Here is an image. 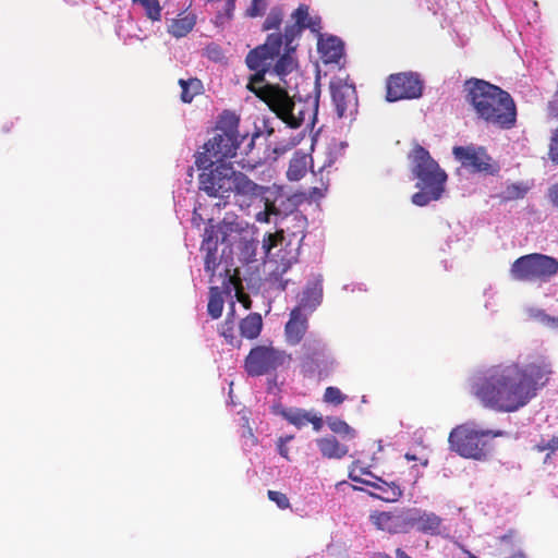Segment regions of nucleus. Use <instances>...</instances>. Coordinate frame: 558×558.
Returning a JSON list of instances; mask_svg holds the SVG:
<instances>
[{"mask_svg":"<svg viewBox=\"0 0 558 558\" xmlns=\"http://www.w3.org/2000/svg\"><path fill=\"white\" fill-rule=\"evenodd\" d=\"M234 298L242 304L244 310L250 308V301L239 293L234 288L231 277L228 280H223V289L219 287H211L209 290V300L207 305V314H221L225 302L229 303L228 314H235V301Z\"/></svg>","mask_w":558,"mask_h":558,"instance_id":"nucleus-15","label":"nucleus"},{"mask_svg":"<svg viewBox=\"0 0 558 558\" xmlns=\"http://www.w3.org/2000/svg\"><path fill=\"white\" fill-rule=\"evenodd\" d=\"M414 508L393 511V534L407 533L414 529Z\"/></svg>","mask_w":558,"mask_h":558,"instance_id":"nucleus-27","label":"nucleus"},{"mask_svg":"<svg viewBox=\"0 0 558 558\" xmlns=\"http://www.w3.org/2000/svg\"><path fill=\"white\" fill-rule=\"evenodd\" d=\"M299 136L290 137L288 141L277 142L274 146V154L281 156L300 143Z\"/></svg>","mask_w":558,"mask_h":558,"instance_id":"nucleus-43","label":"nucleus"},{"mask_svg":"<svg viewBox=\"0 0 558 558\" xmlns=\"http://www.w3.org/2000/svg\"><path fill=\"white\" fill-rule=\"evenodd\" d=\"M196 17L187 14L180 19H172L168 25V33L175 38L185 37L195 26Z\"/></svg>","mask_w":558,"mask_h":558,"instance_id":"nucleus-28","label":"nucleus"},{"mask_svg":"<svg viewBox=\"0 0 558 558\" xmlns=\"http://www.w3.org/2000/svg\"><path fill=\"white\" fill-rule=\"evenodd\" d=\"M195 163L202 172L198 177L199 190L210 197L229 199L238 170L231 162H217L206 158V154H197Z\"/></svg>","mask_w":558,"mask_h":558,"instance_id":"nucleus-5","label":"nucleus"},{"mask_svg":"<svg viewBox=\"0 0 558 558\" xmlns=\"http://www.w3.org/2000/svg\"><path fill=\"white\" fill-rule=\"evenodd\" d=\"M547 110H548L549 117H553V118L558 117V84H557V89H556L555 94L553 95V98L548 102Z\"/></svg>","mask_w":558,"mask_h":558,"instance_id":"nucleus-51","label":"nucleus"},{"mask_svg":"<svg viewBox=\"0 0 558 558\" xmlns=\"http://www.w3.org/2000/svg\"><path fill=\"white\" fill-rule=\"evenodd\" d=\"M396 558H411L402 548L396 549Z\"/></svg>","mask_w":558,"mask_h":558,"instance_id":"nucleus-63","label":"nucleus"},{"mask_svg":"<svg viewBox=\"0 0 558 558\" xmlns=\"http://www.w3.org/2000/svg\"><path fill=\"white\" fill-rule=\"evenodd\" d=\"M294 438L293 435H287V436H282L278 439V442H277V450H278V453L282 457V458H286V459H289V448H288V444Z\"/></svg>","mask_w":558,"mask_h":558,"instance_id":"nucleus-47","label":"nucleus"},{"mask_svg":"<svg viewBox=\"0 0 558 558\" xmlns=\"http://www.w3.org/2000/svg\"><path fill=\"white\" fill-rule=\"evenodd\" d=\"M551 374L553 364L546 356L522 364H498L474 373L469 380L470 391L485 407L511 413L529 404Z\"/></svg>","mask_w":558,"mask_h":558,"instance_id":"nucleus-1","label":"nucleus"},{"mask_svg":"<svg viewBox=\"0 0 558 558\" xmlns=\"http://www.w3.org/2000/svg\"><path fill=\"white\" fill-rule=\"evenodd\" d=\"M323 301V279L322 276H315L310 279L298 296L296 306L290 314H306L317 310Z\"/></svg>","mask_w":558,"mask_h":558,"instance_id":"nucleus-17","label":"nucleus"},{"mask_svg":"<svg viewBox=\"0 0 558 558\" xmlns=\"http://www.w3.org/2000/svg\"><path fill=\"white\" fill-rule=\"evenodd\" d=\"M308 423L313 424V429L315 432H319L323 427V418L322 416L316 415L314 412H310Z\"/></svg>","mask_w":558,"mask_h":558,"instance_id":"nucleus-55","label":"nucleus"},{"mask_svg":"<svg viewBox=\"0 0 558 558\" xmlns=\"http://www.w3.org/2000/svg\"><path fill=\"white\" fill-rule=\"evenodd\" d=\"M465 100L480 120L500 130L517 122V106L511 95L497 85L472 77L464 82Z\"/></svg>","mask_w":558,"mask_h":558,"instance_id":"nucleus-3","label":"nucleus"},{"mask_svg":"<svg viewBox=\"0 0 558 558\" xmlns=\"http://www.w3.org/2000/svg\"><path fill=\"white\" fill-rule=\"evenodd\" d=\"M452 155L464 169L472 173L496 175L500 170L484 146L475 144L453 146Z\"/></svg>","mask_w":558,"mask_h":558,"instance_id":"nucleus-11","label":"nucleus"},{"mask_svg":"<svg viewBox=\"0 0 558 558\" xmlns=\"http://www.w3.org/2000/svg\"><path fill=\"white\" fill-rule=\"evenodd\" d=\"M235 126L236 123L221 133H216L204 144V151L201 154H206V158L217 162H226L225 159L235 156L241 144Z\"/></svg>","mask_w":558,"mask_h":558,"instance_id":"nucleus-14","label":"nucleus"},{"mask_svg":"<svg viewBox=\"0 0 558 558\" xmlns=\"http://www.w3.org/2000/svg\"><path fill=\"white\" fill-rule=\"evenodd\" d=\"M322 20L319 16H308V20L304 26V31L305 29H310L311 32L315 33V32H319L320 27H322Z\"/></svg>","mask_w":558,"mask_h":558,"instance_id":"nucleus-53","label":"nucleus"},{"mask_svg":"<svg viewBox=\"0 0 558 558\" xmlns=\"http://www.w3.org/2000/svg\"><path fill=\"white\" fill-rule=\"evenodd\" d=\"M284 40L281 33H271L267 35V38L262 47H266V51H268L274 58H277L280 54L282 45Z\"/></svg>","mask_w":558,"mask_h":558,"instance_id":"nucleus-38","label":"nucleus"},{"mask_svg":"<svg viewBox=\"0 0 558 558\" xmlns=\"http://www.w3.org/2000/svg\"><path fill=\"white\" fill-rule=\"evenodd\" d=\"M372 522L383 531L393 534V511H383L371 515Z\"/></svg>","mask_w":558,"mask_h":558,"instance_id":"nucleus-39","label":"nucleus"},{"mask_svg":"<svg viewBox=\"0 0 558 558\" xmlns=\"http://www.w3.org/2000/svg\"><path fill=\"white\" fill-rule=\"evenodd\" d=\"M314 92L315 97L311 110L308 109L310 104L302 101L296 104L286 92H280L272 98L270 109L286 124V128L299 129L306 120H308L307 125L314 126L319 109V76L316 77Z\"/></svg>","mask_w":558,"mask_h":558,"instance_id":"nucleus-7","label":"nucleus"},{"mask_svg":"<svg viewBox=\"0 0 558 558\" xmlns=\"http://www.w3.org/2000/svg\"><path fill=\"white\" fill-rule=\"evenodd\" d=\"M267 495L268 498L278 506V508L284 510L290 507V501L286 494L276 490H268Z\"/></svg>","mask_w":558,"mask_h":558,"instance_id":"nucleus-46","label":"nucleus"},{"mask_svg":"<svg viewBox=\"0 0 558 558\" xmlns=\"http://www.w3.org/2000/svg\"><path fill=\"white\" fill-rule=\"evenodd\" d=\"M308 329L307 316H290L284 326V338L289 345H298Z\"/></svg>","mask_w":558,"mask_h":558,"instance_id":"nucleus-23","label":"nucleus"},{"mask_svg":"<svg viewBox=\"0 0 558 558\" xmlns=\"http://www.w3.org/2000/svg\"><path fill=\"white\" fill-rule=\"evenodd\" d=\"M502 432L480 428L474 423L454 427L448 437L450 450L462 458L484 461L487 459L488 439L501 436Z\"/></svg>","mask_w":558,"mask_h":558,"instance_id":"nucleus-6","label":"nucleus"},{"mask_svg":"<svg viewBox=\"0 0 558 558\" xmlns=\"http://www.w3.org/2000/svg\"><path fill=\"white\" fill-rule=\"evenodd\" d=\"M312 162L313 159L310 155L301 151H296L290 160L289 168L287 171V178L289 181L301 180L307 171V163Z\"/></svg>","mask_w":558,"mask_h":558,"instance_id":"nucleus-25","label":"nucleus"},{"mask_svg":"<svg viewBox=\"0 0 558 558\" xmlns=\"http://www.w3.org/2000/svg\"><path fill=\"white\" fill-rule=\"evenodd\" d=\"M414 529L420 533L441 537L449 535L448 529L444 525V520L435 512L414 508Z\"/></svg>","mask_w":558,"mask_h":558,"instance_id":"nucleus-18","label":"nucleus"},{"mask_svg":"<svg viewBox=\"0 0 558 558\" xmlns=\"http://www.w3.org/2000/svg\"><path fill=\"white\" fill-rule=\"evenodd\" d=\"M292 219L298 221L300 228H303L306 222V218L299 214H294Z\"/></svg>","mask_w":558,"mask_h":558,"instance_id":"nucleus-60","label":"nucleus"},{"mask_svg":"<svg viewBox=\"0 0 558 558\" xmlns=\"http://www.w3.org/2000/svg\"><path fill=\"white\" fill-rule=\"evenodd\" d=\"M266 47L258 45L254 49L250 50L245 58L246 66L254 72V78L259 82H265V76L270 73L271 62L275 60Z\"/></svg>","mask_w":558,"mask_h":558,"instance_id":"nucleus-19","label":"nucleus"},{"mask_svg":"<svg viewBox=\"0 0 558 558\" xmlns=\"http://www.w3.org/2000/svg\"><path fill=\"white\" fill-rule=\"evenodd\" d=\"M305 352L301 357L300 369L305 378L325 379L338 368V361L323 340H313L304 344Z\"/></svg>","mask_w":558,"mask_h":558,"instance_id":"nucleus-8","label":"nucleus"},{"mask_svg":"<svg viewBox=\"0 0 558 558\" xmlns=\"http://www.w3.org/2000/svg\"><path fill=\"white\" fill-rule=\"evenodd\" d=\"M362 472L363 474L371 475L375 480L373 483H367V486L378 490V493H368L371 497L386 502H395L402 497L403 489L397 482H387L384 478L374 475L371 471L363 470Z\"/></svg>","mask_w":558,"mask_h":558,"instance_id":"nucleus-20","label":"nucleus"},{"mask_svg":"<svg viewBox=\"0 0 558 558\" xmlns=\"http://www.w3.org/2000/svg\"><path fill=\"white\" fill-rule=\"evenodd\" d=\"M549 158L551 161L558 163V125L550 137Z\"/></svg>","mask_w":558,"mask_h":558,"instance_id":"nucleus-48","label":"nucleus"},{"mask_svg":"<svg viewBox=\"0 0 558 558\" xmlns=\"http://www.w3.org/2000/svg\"><path fill=\"white\" fill-rule=\"evenodd\" d=\"M181 86V100L185 104L192 102L194 97L199 94L202 89V82L198 78H189L179 81Z\"/></svg>","mask_w":558,"mask_h":558,"instance_id":"nucleus-33","label":"nucleus"},{"mask_svg":"<svg viewBox=\"0 0 558 558\" xmlns=\"http://www.w3.org/2000/svg\"><path fill=\"white\" fill-rule=\"evenodd\" d=\"M310 412L301 408H282L277 413L298 429H301L308 424Z\"/></svg>","mask_w":558,"mask_h":558,"instance_id":"nucleus-30","label":"nucleus"},{"mask_svg":"<svg viewBox=\"0 0 558 558\" xmlns=\"http://www.w3.org/2000/svg\"><path fill=\"white\" fill-rule=\"evenodd\" d=\"M134 4L143 8L148 20L159 22L161 20V7L158 0H132Z\"/></svg>","mask_w":558,"mask_h":558,"instance_id":"nucleus-36","label":"nucleus"},{"mask_svg":"<svg viewBox=\"0 0 558 558\" xmlns=\"http://www.w3.org/2000/svg\"><path fill=\"white\" fill-rule=\"evenodd\" d=\"M424 90V81L417 72L391 74L387 81L386 99L395 102L401 99H418Z\"/></svg>","mask_w":558,"mask_h":558,"instance_id":"nucleus-12","label":"nucleus"},{"mask_svg":"<svg viewBox=\"0 0 558 558\" xmlns=\"http://www.w3.org/2000/svg\"><path fill=\"white\" fill-rule=\"evenodd\" d=\"M239 163L242 166L243 169H254L256 167V162L247 161V163L244 162V160L239 161Z\"/></svg>","mask_w":558,"mask_h":558,"instance_id":"nucleus-62","label":"nucleus"},{"mask_svg":"<svg viewBox=\"0 0 558 558\" xmlns=\"http://www.w3.org/2000/svg\"><path fill=\"white\" fill-rule=\"evenodd\" d=\"M347 396L342 393V391L338 387L329 386L325 389L324 392V402L339 405L347 400Z\"/></svg>","mask_w":558,"mask_h":558,"instance_id":"nucleus-42","label":"nucleus"},{"mask_svg":"<svg viewBox=\"0 0 558 558\" xmlns=\"http://www.w3.org/2000/svg\"><path fill=\"white\" fill-rule=\"evenodd\" d=\"M241 337L256 339L263 329V316H245L239 323Z\"/></svg>","mask_w":558,"mask_h":558,"instance_id":"nucleus-29","label":"nucleus"},{"mask_svg":"<svg viewBox=\"0 0 558 558\" xmlns=\"http://www.w3.org/2000/svg\"><path fill=\"white\" fill-rule=\"evenodd\" d=\"M410 170L415 180V192L411 201L414 205L424 207L439 201L445 191L448 175L429 151L416 144L408 155Z\"/></svg>","mask_w":558,"mask_h":558,"instance_id":"nucleus-4","label":"nucleus"},{"mask_svg":"<svg viewBox=\"0 0 558 558\" xmlns=\"http://www.w3.org/2000/svg\"><path fill=\"white\" fill-rule=\"evenodd\" d=\"M230 20H226V14L222 13L221 11L218 12V14L216 15V24L219 25V26L225 25V23H227Z\"/></svg>","mask_w":558,"mask_h":558,"instance_id":"nucleus-59","label":"nucleus"},{"mask_svg":"<svg viewBox=\"0 0 558 558\" xmlns=\"http://www.w3.org/2000/svg\"><path fill=\"white\" fill-rule=\"evenodd\" d=\"M310 13H308V7L305 4H300L298 9H295L292 13V19L294 20L295 25L302 27L304 29V26L308 20Z\"/></svg>","mask_w":558,"mask_h":558,"instance_id":"nucleus-44","label":"nucleus"},{"mask_svg":"<svg viewBox=\"0 0 558 558\" xmlns=\"http://www.w3.org/2000/svg\"><path fill=\"white\" fill-rule=\"evenodd\" d=\"M263 125L268 136H271L275 133V128L271 125L269 120L263 119Z\"/></svg>","mask_w":558,"mask_h":558,"instance_id":"nucleus-58","label":"nucleus"},{"mask_svg":"<svg viewBox=\"0 0 558 558\" xmlns=\"http://www.w3.org/2000/svg\"><path fill=\"white\" fill-rule=\"evenodd\" d=\"M270 186L262 185L251 180L241 171L236 172L232 195L241 209H247L254 204H268V196L272 195Z\"/></svg>","mask_w":558,"mask_h":558,"instance_id":"nucleus-13","label":"nucleus"},{"mask_svg":"<svg viewBox=\"0 0 558 558\" xmlns=\"http://www.w3.org/2000/svg\"><path fill=\"white\" fill-rule=\"evenodd\" d=\"M283 20V12L282 9L279 7H274L270 9L269 13L267 14L264 23H263V31H271V29H279L280 25Z\"/></svg>","mask_w":558,"mask_h":558,"instance_id":"nucleus-40","label":"nucleus"},{"mask_svg":"<svg viewBox=\"0 0 558 558\" xmlns=\"http://www.w3.org/2000/svg\"><path fill=\"white\" fill-rule=\"evenodd\" d=\"M329 88L338 118L347 117L348 110L350 116H352L353 111H356L357 106L355 86L349 84L347 80L333 78L330 82Z\"/></svg>","mask_w":558,"mask_h":558,"instance_id":"nucleus-16","label":"nucleus"},{"mask_svg":"<svg viewBox=\"0 0 558 558\" xmlns=\"http://www.w3.org/2000/svg\"><path fill=\"white\" fill-rule=\"evenodd\" d=\"M262 205L264 208L255 214V220L259 223H270L272 216H278L286 211L293 213L295 207V204L290 198L271 199L270 195L268 196V204Z\"/></svg>","mask_w":558,"mask_h":558,"instance_id":"nucleus-22","label":"nucleus"},{"mask_svg":"<svg viewBox=\"0 0 558 558\" xmlns=\"http://www.w3.org/2000/svg\"><path fill=\"white\" fill-rule=\"evenodd\" d=\"M220 335L226 339L227 343L239 347L240 340L235 336V316H228L219 329Z\"/></svg>","mask_w":558,"mask_h":558,"instance_id":"nucleus-37","label":"nucleus"},{"mask_svg":"<svg viewBox=\"0 0 558 558\" xmlns=\"http://www.w3.org/2000/svg\"><path fill=\"white\" fill-rule=\"evenodd\" d=\"M294 51L293 49H284V52L277 57L275 65L272 68L270 66V73L275 74L280 80H283L284 76L292 73L296 66V61L293 58Z\"/></svg>","mask_w":558,"mask_h":558,"instance_id":"nucleus-26","label":"nucleus"},{"mask_svg":"<svg viewBox=\"0 0 558 558\" xmlns=\"http://www.w3.org/2000/svg\"><path fill=\"white\" fill-rule=\"evenodd\" d=\"M548 198L550 199L553 206L558 210V183L553 184L548 189Z\"/></svg>","mask_w":558,"mask_h":558,"instance_id":"nucleus-54","label":"nucleus"},{"mask_svg":"<svg viewBox=\"0 0 558 558\" xmlns=\"http://www.w3.org/2000/svg\"><path fill=\"white\" fill-rule=\"evenodd\" d=\"M304 236L305 235L302 230L294 231L288 235H286L282 231L281 244H284L286 247H289V254L291 255V258H296L299 255Z\"/></svg>","mask_w":558,"mask_h":558,"instance_id":"nucleus-35","label":"nucleus"},{"mask_svg":"<svg viewBox=\"0 0 558 558\" xmlns=\"http://www.w3.org/2000/svg\"><path fill=\"white\" fill-rule=\"evenodd\" d=\"M267 8L266 0H252L250 7L246 10V15L250 17L262 16Z\"/></svg>","mask_w":558,"mask_h":558,"instance_id":"nucleus-45","label":"nucleus"},{"mask_svg":"<svg viewBox=\"0 0 558 558\" xmlns=\"http://www.w3.org/2000/svg\"><path fill=\"white\" fill-rule=\"evenodd\" d=\"M543 326L558 335V316H534Z\"/></svg>","mask_w":558,"mask_h":558,"instance_id":"nucleus-49","label":"nucleus"},{"mask_svg":"<svg viewBox=\"0 0 558 558\" xmlns=\"http://www.w3.org/2000/svg\"><path fill=\"white\" fill-rule=\"evenodd\" d=\"M303 28L295 25V24H287L284 27V32L282 34L283 40H284V49H293L295 50V47L292 46L293 41L299 38L302 33Z\"/></svg>","mask_w":558,"mask_h":558,"instance_id":"nucleus-41","label":"nucleus"},{"mask_svg":"<svg viewBox=\"0 0 558 558\" xmlns=\"http://www.w3.org/2000/svg\"><path fill=\"white\" fill-rule=\"evenodd\" d=\"M537 448H538L539 451H545V450L556 451V450H558V437L554 436L549 440H544L543 439L537 445Z\"/></svg>","mask_w":558,"mask_h":558,"instance_id":"nucleus-50","label":"nucleus"},{"mask_svg":"<svg viewBox=\"0 0 558 558\" xmlns=\"http://www.w3.org/2000/svg\"><path fill=\"white\" fill-rule=\"evenodd\" d=\"M506 558H526V556L524 555V553L522 551H518L509 557H506Z\"/></svg>","mask_w":558,"mask_h":558,"instance_id":"nucleus-64","label":"nucleus"},{"mask_svg":"<svg viewBox=\"0 0 558 558\" xmlns=\"http://www.w3.org/2000/svg\"><path fill=\"white\" fill-rule=\"evenodd\" d=\"M326 423L330 430L340 436L352 439L356 436V432L347 422L339 417L328 416Z\"/></svg>","mask_w":558,"mask_h":558,"instance_id":"nucleus-34","label":"nucleus"},{"mask_svg":"<svg viewBox=\"0 0 558 558\" xmlns=\"http://www.w3.org/2000/svg\"><path fill=\"white\" fill-rule=\"evenodd\" d=\"M264 82H259L257 81L256 78H254V73L250 76L248 78V82H247V89L250 92H252L253 94H255L256 96H260L262 95V84Z\"/></svg>","mask_w":558,"mask_h":558,"instance_id":"nucleus-52","label":"nucleus"},{"mask_svg":"<svg viewBox=\"0 0 558 558\" xmlns=\"http://www.w3.org/2000/svg\"><path fill=\"white\" fill-rule=\"evenodd\" d=\"M347 147H348V143L344 142V141H342V142H332L328 146V150H327V154H326V159H325L323 166L319 168V171L323 172V171L327 170L328 168L332 167V165L338 159L343 157Z\"/></svg>","mask_w":558,"mask_h":558,"instance_id":"nucleus-32","label":"nucleus"},{"mask_svg":"<svg viewBox=\"0 0 558 558\" xmlns=\"http://www.w3.org/2000/svg\"><path fill=\"white\" fill-rule=\"evenodd\" d=\"M350 478L353 482L361 483V484H364V485H367V483H373V481H367V480L361 478V477H359L356 475H353L352 473L350 474Z\"/></svg>","mask_w":558,"mask_h":558,"instance_id":"nucleus-61","label":"nucleus"},{"mask_svg":"<svg viewBox=\"0 0 558 558\" xmlns=\"http://www.w3.org/2000/svg\"><path fill=\"white\" fill-rule=\"evenodd\" d=\"M235 1L236 0H227L222 13L226 14V20H231L233 17V12L235 9Z\"/></svg>","mask_w":558,"mask_h":558,"instance_id":"nucleus-56","label":"nucleus"},{"mask_svg":"<svg viewBox=\"0 0 558 558\" xmlns=\"http://www.w3.org/2000/svg\"><path fill=\"white\" fill-rule=\"evenodd\" d=\"M258 245L259 241L253 238L248 223L227 214L219 223L205 227L201 245L205 253V271L215 274L218 267L223 266L227 277L240 276L242 266L270 258L271 250L277 245L276 235L266 232L260 251Z\"/></svg>","mask_w":558,"mask_h":558,"instance_id":"nucleus-2","label":"nucleus"},{"mask_svg":"<svg viewBox=\"0 0 558 558\" xmlns=\"http://www.w3.org/2000/svg\"><path fill=\"white\" fill-rule=\"evenodd\" d=\"M316 444L322 456L327 459H342L349 452L348 446L340 444L335 436L318 438Z\"/></svg>","mask_w":558,"mask_h":558,"instance_id":"nucleus-24","label":"nucleus"},{"mask_svg":"<svg viewBox=\"0 0 558 558\" xmlns=\"http://www.w3.org/2000/svg\"><path fill=\"white\" fill-rule=\"evenodd\" d=\"M317 48L325 63H339L344 56V43L335 35H319Z\"/></svg>","mask_w":558,"mask_h":558,"instance_id":"nucleus-21","label":"nucleus"},{"mask_svg":"<svg viewBox=\"0 0 558 558\" xmlns=\"http://www.w3.org/2000/svg\"><path fill=\"white\" fill-rule=\"evenodd\" d=\"M557 272L558 259L541 253L523 255L510 268L511 278L519 281L547 280Z\"/></svg>","mask_w":558,"mask_h":558,"instance_id":"nucleus-9","label":"nucleus"},{"mask_svg":"<svg viewBox=\"0 0 558 558\" xmlns=\"http://www.w3.org/2000/svg\"><path fill=\"white\" fill-rule=\"evenodd\" d=\"M291 360L284 350L271 345H256L251 349L244 361V369L251 377H259L276 372Z\"/></svg>","mask_w":558,"mask_h":558,"instance_id":"nucleus-10","label":"nucleus"},{"mask_svg":"<svg viewBox=\"0 0 558 558\" xmlns=\"http://www.w3.org/2000/svg\"><path fill=\"white\" fill-rule=\"evenodd\" d=\"M355 289H359L360 291H365V287L362 283H350L343 286V290L354 292Z\"/></svg>","mask_w":558,"mask_h":558,"instance_id":"nucleus-57","label":"nucleus"},{"mask_svg":"<svg viewBox=\"0 0 558 558\" xmlns=\"http://www.w3.org/2000/svg\"><path fill=\"white\" fill-rule=\"evenodd\" d=\"M531 190L527 182H515L507 184L501 192L497 195L501 202H511L523 198Z\"/></svg>","mask_w":558,"mask_h":558,"instance_id":"nucleus-31","label":"nucleus"}]
</instances>
